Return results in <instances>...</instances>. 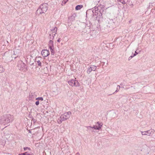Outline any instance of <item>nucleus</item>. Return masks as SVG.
Masks as SVG:
<instances>
[{"label": "nucleus", "instance_id": "obj_14", "mask_svg": "<svg viewBox=\"0 0 155 155\" xmlns=\"http://www.w3.org/2000/svg\"><path fill=\"white\" fill-rule=\"evenodd\" d=\"M36 96L35 93H31L29 95V100H32L36 98Z\"/></svg>", "mask_w": 155, "mask_h": 155}, {"label": "nucleus", "instance_id": "obj_31", "mask_svg": "<svg viewBox=\"0 0 155 155\" xmlns=\"http://www.w3.org/2000/svg\"><path fill=\"white\" fill-rule=\"evenodd\" d=\"M138 54V53L137 52V51H135L134 54H133V56H135Z\"/></svg>", "mask_w": 155, "mask_h": 155}, {"label": "nucleus", "instance_id": "obj_35", "mask_svg": "<svg viewBox=\"0 0 155 155\" xmlns=\"http://www.w3.org/2000/svg\"><path fill=\"white\" fill-rule=\"evenodd\" d=\"M26 153H27V152H26L25 153H21V155H29V154H26Z\"/></svg>", "mask_w": 155, "mask_h": 155}, {"label": "nucleus", "instance_id": "obj_5", "mask_svg": "<svg viewBox=\"0 0 155 155\" xmlns=\"http://www.w3.org/2000/svg\"><path fill=\"white\" fill-rule=\"evenodd\" d=\"M69 84L72 87H79L80 86V84L78 81L76 80L72 79L68 81Z\"/></svg>", "mask_w": 155, "mask_h": 155}, {"label": "nucleus", "instance_id": "obj_7", "mask_svg": "<svg viewBox=\"0 0 155 155\" xmlns=\"http://www.w3.org/2000/svg\"><path fill=\"white\" fill-rule=\"evenodd\" d=\"M97 67L94 65H90L87 68V73L89 74L92 71H94L97 69Z\"/></svg>", "mask_w": 155, "mask_h": 155}, {"label": "nucleus", "instance_id": "obj_8", "mask_svg": "<svg viewBox=\"0 0 155 155\" xmlns=\"http://www.w3.org/2000/svg\"><path fill=\"white\" fill-rule=\"evenodd\" d=\"M101 12L102 11L101 10L99 11V14L97 15V16L96 17L97 19L98 20L99 22H100V21H102L103 18V14L101 13Z\"/></svg>", "mask_w": 155, "mask_h": 155}, {"label": "nucleus", "instance_id": "obj_22", "mask_svg": "<svg viewBox=\"0 0 155 155\" xmlns=\"http://www.w3.org/2000/svg\"><path fill=\"white\" fill-rule=\"evenodd\" d=\"M4 71V69L3 68L2 66L0 65V73L3 72Z\"/></svg>", "mask_w": 155, "mask_h": 155}, {"label": "nucleus", "instance_id": "obj_37", "mask_svg": "<svg viewBox=\"0 0 155 155\" xmlns=\"http://www.w3.org/2000/svg\"><path fill=\"white\" fill-rule=\"evenodd\" d=\"M76 155H80V153L79 152H77L76 153Z\"/></svg>", "mask_w": 155, "mask_h": 155}, {"label": "nucleus", "instance_id": "obj_28", "mask_svg": "<svg viewBox=\"0 0 155 155\" xmlns=\"http://www.w3.org/2000/svg\"><path fill=\"white\" fill-rule=\"evenodd\" d=\"M97 124H98V127H100V125H101V127L103 125L102 123H100L99 122H97Z\"/></svg>", "mask_w": 155, "mask_h": 155}, {"label": "nucleus", "instance_id": "obj_24", "mask_svg": "<svg viewBox=\"0 0 155 155\" xmlns=\"http://www.w3.org/2000/svg\"><path fill=\"white\" fill-rule=\"evenodd\" d=\"M51 31H52V32H56L57 30V28L56 27H55L53 29H51Z\"/></svg>", "mask_w": 155, "mask_h": 155}, {"label": "nucleus", "instance_id": "obj_29", "mask_svg": "<svg viewBox=\"0 0 155 155\" xmlns=\"http://www.w3.org/2000/svg\"><path fill=\"white\" fill-rule=\"evenodd\" d=\"M141 133L142 135H148V134H146V131H141Z\"/></svg>", "mask_w": 155, "mask_h": 155}, {"label": "nucleus", "instance_id": "obj_25", "mask_svg": "<svg viewBox=\"0 0 155 155\" xmlns=\"http://www.w3.org/2000/svg\"><path fill=\"white\" fill-rule=\"evenodd\" d=\"M118 2H120L122 4H124L126 3V2L125 1H124V0H117Z\"/></svg>", "mask_w": 155, "mask_h": 155}, {"label": "nucleus", "instance_id": "obj_1", "mask_svg": "<svg viewBox=\"0 0 155 155\" xmlns=\"http://www.w3.org/2000/svg\"><path fill=\"white\" fill-rule=\"evenodd\" d=\"M13 116L10 114L5 115L0 117V123L5 125L12 121Z\"/></svg>", "mask_w": 155, "mask_h": 155}, {"label": "nucleus", "instance_id": "obj_10", "mask_svg": "<svg viewBox=\"0 0 155 155\" xmlns=\"http://www.w3.org/2000/svg\"><path fill=\"white\" fill-rule=\"evenodd\" d=\"M92 12L94 14V15H98L99 14V11H98V7L95 6L94 7L92 8Z\"/></svg>", "mask_w": 155, "mask_h": 155}, {"label": "nucleus", "instance_id": "obj_17", "mask_svg": "<svg viewBox=\"0 0 155 155\" xmlns=\"http://www.w3.org/2000/svg\"><path fill=\"white\" fill-rule=\"evenodd\" d=\"M56 34V32H52V35H51V34H50L49 36H50V39L52 40L54 38V36Z\"/></svg>", "mask_w": 155, "mask_h": 155}, {"label": "nucleus", "instance_id": "obj_4", "mask_svg": "<svg viewBox=\"0 0 155 155\" xmlns=\"http://www.w3.org/2000/svg\"><path fill=\"white\" fill-rule=\"evenodd\" d=\"M18 69L20 70L25 71H27L26 64L21 60L18 61Z\"/></svg>", "mask_w": 155, "mask_h": 155}, {"label": "nucleus", "instance_id": "obj_23", "mask_svg": "<svg viewBox=\"0 0 155 155\" xmlns=\"http://www.w3.org/2000/svg\"><path fill=\"white\" fill-rule=\"evenodd\" d=\"M152 133H153V132L150 130H148L146 131V134H148V135H149L150 134H151Z\"/></svg>", "mask_w": 155, "mask_h": 155}, {"label": "nucleus", "instance_id": "obj_26", "mask_svg": "<svg viewBox=\"0 0 155 155\" xmlns=\"http://www.w3.org/2000/svg\"><path fill=\"white\" fill-rule=\"evenodd\" d=\"M36 100H38V101H42L43 100V99L42 97H38L36 98Z\"/></svg>", "mask_w": 155, "mask_h": 155}, {"label": "nucleus", "instance_id": "obj_13", "mask_svg": "<svg viewBox=\"0 0 155 155\" xmlns=\"http://www.w3.org/2000/svg\"><path fill=\"white\" fill-rule=\"evenodd\" d=\"M49 114H50L49 115V116H50L51 121H52L53 117L55 113L53 110H51V111H49Z\"/></svg>", "mask_w": 155, "mask_h": 155}, {"label": "nucleus", "instance_id": "obj_11", "mask_svg": "<svg viewBox=\"0 0 155 155\" xmlns=\"http://www.w3.org/2000/svg\"><path fill=\"white\" fill-rule=\"evenodd\" d=\"M41 54L44 57H46L48 55V51L47 50H43L41 51Z\"/></svg>", "mask_w": 155, "mask_h": 155}, {"label": "nucleus", "instance_id": "obj_34", "mask_svg": "<svg viewBox=\"0 0 155 155\" xmlns=\"http://www.w3.org/2000/svg\"><path fill=\"white\" fill-rule=\"evenodd\" d=\"M35 104L36 105H39V101H37L36 102H35Z\"/></svg>", "mask_w": 155, "mask_h": 155}, {"label": "nucleus", "instance_id": "obj_15", "mask_svg": "<svg viewBox=\"0 0 155 155\" xmlns=\"http://www.w3.org/2000/svg\"><path fill=\"white\" fill-rule=\"evenodd\" d=\"M49 48L50 49L51 55H54L55 53L54 46L49 47Z\"/></svg>", "mask_w": 155, "mask_h": 155}, {"label": "nucleus", "instance_id": "obj_38", "mask_svg": "<svg viewBox=\"0 0 155 155\" xmlns=\"http://www.w3.org/2000/svg\"><path fill=\"white\" fill-rule=\"evenodd\" d=\"M121 88H124V87H121Z\"/></svg>", "mask_w": 155, "mask_h": 155}, {"label": "nucleus", "instance_id": "obj_12", "mask_svg": "<svg viewBox=\"0 0 155 155\" xmlns=\"http://www.w3.org/2000/svg\"><path fill=\"white\" fill-rule=\"evenodd\" d=\"M76 16V15L75 13H74L68 17V19L70 21H73L75 20V18Z\"/></svg>", "mask_w": 155, "mask_h": 155}, {"label": "nucleus", "instance_id": "obj_3", "mask_svg": "<svg viewBox=\"0 0 155 155\" xmlns=\"http://www.w3.org/2000/svg\"><path fill=\"white\" fill-rule=\"evenodd\" d=\"M71 113L70 111H68L64 113L58 119L57 121L58 124H61L62 121H65L70 117Z\"/></svg>", "mask_w": 155, "mask_h": 155}, {"label": "nucleus", "instance_id": "obj_30", "mask_svg": "<svg viewBox=\"0 0 155 155\" xmlns=\"http://www.w3.org/2000/svg\"><path fill=\"white\" fill-rule=\"evenodd\" d=\"M100 7L101 8V11L103 12L104 11V10L102 9L103 8H104V5H101L100 6Z\"/></svg>", "mask_w": 155, "mask_h": 155}, {"label": "nucleus", "instance_id": "obj_6", "mask_svg": "<svg viewBox=\"0 0 155 155\" xmlns=\"http://www.w3.org/2000/svg\"><path fill=\"white\" fill-rule=\"evenodd\" d=\"M21 55V51L20 50L15 49L14 51V54L12 56V57L15 59L16 58L19 57Z\"/></svg>", "mask_w": 155, "mask_h": 155}, {"label": "nucleus", "instance_id": "obj_2", "mask_svg": "<svg viewBox=\"0 0 155 155\" xmlns=\"http://www.w3.org/2000/svg\"><path fill=\"white\" fill-rule=\"evenodd\" d=\"M48 5L47 3H44L41 5L36 11V14H40L46 12L48 9Z\"/></svg>", "mask_w": 155, "mask_h": 155}, {"label": "nucleus", "instance_id": "obj_36", "mask_svg": "<svg viewBox=\"0 0 155 155\" xmlns=\"http://www.w3.org/2000/svg\"><path fill=\"white\" fill-rule=\"evenodd\" d=\"M60 38H59L57 40V41L58 42H60Z\"/></svg>", "mask_w": 155, "mask_h": 155}, {"label": "nucleus", "instance_id": "obj_20", "mask_svg": "<svg viewBox=\"0 0 155 155\" xmlns=\"http://www.w3.org/2000/svg\"><path fill=\"white\" fill-rule=\"evenodd\" d=\"M54 46L53 45V41L50 40L49 41V47Z\"/></svg>", "mask_w": 155, "mask_h": 155}, {"label": "nucleus", "instance_id": "obj_33", "mask_svg": "<svg viewBox=\"0 0 155 155\" xmlns=\"http://www.w3.org/2000/svg\"><path fill=\"white\" fill-rule=\"evenodd\" d=\"M27 149H28L29 150H30V148H28V147H25L24 148V149L25 150H26Z\"/></svg>", "mask_w": 155, "mask_h": 155}, {"label": "nucleus", "instance_id": "obj_16", "mask_svg": "<svg viewBox=\"0 0 155 155\" xmlns=\"http://www.w3.org/2000/svg\"><path fill=\"white\" fill-rule=\"evenodd\" d=\"M87 129H88L89 128H94L96 130H100L101 128V125H100V127H98V126L97 125L94 126L93 127H91V126H88L87 127Z\"/></svg>", "mask_w": 155, "mask_h": 155}, {"label": "nucleus", "instance_id": "obj_9", "mask_svg": "<svg viewBox=\"0 0 155 155\" xmlns=\"http://www.w3.org/2000/svg\"><path fill=\"white\" fill-rule=\"evenodd\" d=\"M108 21V25L107 26H108L109 27H113L115 25V23L112 19H109L107 20Z\"/></svg>", "mask_w": 155, "mask_h": 155}, {"label": "nucleus", "instance_id": "obj_27", "mask_svg": "<svg viewBox=\"0 0 155 155\" xmlns=\"http://www.w3.org/2000/svg\"><path fill=\"white\" fill-rule=\"evenodd\" d=\"M68 0H63L62 2V5H63V4L64 5L65 4L66 2L68 1Z\"/></svg>", "mask_w": 155, "mask_h": 155}, {"label": "nucleus", "instance_id": "obj_39", "mask_svg": "<svg viewBox=\"0 0 155 155\" xmlns=\"http://www.w3.org/2000/svg\"><path fill=\"white\" fill-rule=\"evenodd\" d=\"M124 1H125V0H124Z\"/></svg>", "mask_w": 155, "mask_h": 155}, {"label": "nucleus", "instance_id": "obj_32", "mask_svg": "<svg viewBox=\"0 0 155 155\" xmlns=\"http://www.w3.org/2000/svg\"><path fill=\"white\" fill-rule=\"evenodd\" d=\"M134 57V56H133V55H131L128 58V60L129 61L132 58H133Z\"/></svg>", "mask_w": 155, "mask_h": 155}, {"label": "nucleus", "instance_id": "obj_21", "mask_svg": "<svg viewBox=\"0 0 155 155\" xmlns=\"http://www.w3.org/2000/svg\"><path fill=\"white\" fill-rule=\"evenodd\" d=\"M120 85H117V89L116 90V91H115V92L114 93H113V94L115 93H116L118 91H119L120 88Z\"/></svg>", "mask_w": 155, "mask_h": 155}, {"label": "nucleus", "instance_id": "obj_18", "mask_svg": "<svg viewBox=\"0 0 155 155\" xmlns=\"http://www.w3.org/2000/svg\"><path fill=\"white\" fill-rule=\"evenodd\" d=\"M83 7L82 5H77L75 7V9L76 10H78L81 9Z\"/></svg>", "mask_w": 155, "mask_h": 155}, {"label": "nucleus", "instance_id": "obj_19", "mask_svg": "<svg viewBox=\"0 0 155 155\" xmlns=\"http://www.w3.org/2000/svg\"><path fill=\"white\" fill-rule=\"evenodd\" d=\"M38 59L36 58V62H37V64H38V65L40 66H41V62L40 61V60H38L37 61Z\"/></svg>", "mask_w": 155, "mask_h": 155}]
</instances>
